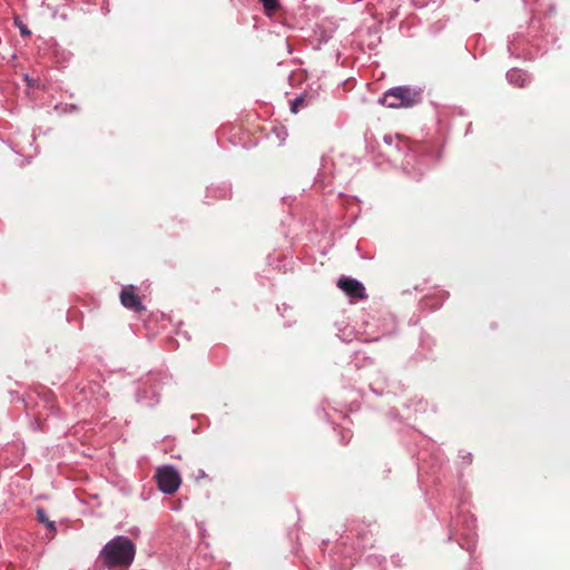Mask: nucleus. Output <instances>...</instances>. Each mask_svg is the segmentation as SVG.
<instances>
[{
    "mask_svg": "<svg viewBox=\"0 0 570 570\" xmlns=\"http://www.w3.org/2000/svg\"><path fill=\"white\" fill-rule=\"evenodd\" d=\"M135 556V543L127 537L117 535L104 546L99 559L108 569H125L132 563Z\"/></svg>",
    "mask_w": 570,
    "mask_h": 570,
    "instance_id": "f257e3e1",
    "label": "nucleus"
},
{
    "mask_svg": "<svg viewBox=\"0 0 570 570\" xmlns=\"http://www.w3.org/2000/svg\"><path fill=\"white\" fill-rule=\"evenodd\" d=\"M422 100V91L411 87H395L386 91L381 99L382 105L389 108H410Z\"/></svg>",
    "mask_w": 570,
    "mask_h": 570,
    "instance_id": "f03ea898",
    "label": "nucleus"
},
{
    "mask_svg": "<svg viewBox=\"0 0 570 570\" xmlns=\"http://www.w3.org/2000/svg\"><path fill=\"white\" fill-rule=\"evenodd\" d=\"M156 479L160 491L167 494L175 493L181 483L179 473L169 465L159 468L156 473Z\"/></svg>",
    "mask_w": 570,
    "mask_h": 570,
    "instance_id": "7ed1b4c3",
    "label": "nucleus"
},
{
    "mask_svg": "<svg viewBox=\"0 0 570 570\" xmlns=\"http://www.w3.org/2000/svg\"><path fill=\"white\" fill-rule=\"evenodd\" d=\"M337 287L343 291L351 299H365L367 294L364 285L357 279L342 276L337 281Z\"/></svg>",
    "mask_w": 570,
    "mask_h": 570,
    "instance_id": "20e7f679",
    "label": "nucleus"
},
{
    "mask_svg": "<svg viewBox=\"0 0 570 570\" xmlns=\"http://www.w3.org/2000/svg\"><path fill=\"white\" fill-rule=\"evenodd\" d=\"M121 304L134 312L140 313L145 311V306L141 303L140 297L136 294L132 285L126 286L120 292Z\"/></svg>",
    "mask_w": 570,
    "mask_h": 570,
    "instance_id": "39448f33",
    "label": "nucleus"
},
{
    "mask_svg": "<svg viewBox=\"0 0 570 570\" xmlns=\"http://www.w3.org/2000/svg\"><path fill=\"white\" fill-rule=\"evenodd\" d=\"M509 81L518 87H523L527 83L525 75L518 69H512L507 73Z\"/></svg>",
    "mask_w": 570,
    "mask_h": 570,
    "instance_id": "423d86ee",
    "label": "nucleus"
},
{
    "mask_svg": "<svg viewBox=\"0 0 570 570\" xmlns=\"http://www.w3.org/2000/svg\"><path fill=\"white\" fill-rule=\"evenodd\" d=\"M38 521L43 523L50 531L56 532L55 522L50 521L42 508L37 509Z\"/></svg>",
    "mask_w": 570,
    "mask_h": 570,
    "instance_id": "0eeeda50",
    "label": "nucleus"
},
{
    "mask_svg": "<svg viewBox=\"0 0 570 570\" xmlns=\"http://www.w3.org/2000/svg\"><path fill=\"white\" fill-rule=\"evenodd\" d=\"M263 3L264 10L267 14H272L278 9V0H259Z\"/></svg>",
    "mask_w": 570,
    "mask_h": 570,
    "instance_id": "6e6552de",
    "label": "nucleus"
},
{
    "mask_svg": "<svg viewBox=\"0 0 570 570\" xmlns=\"http://www.w3.org/2000/svg\"><path fill=\"white\" fill-rule=\"evenodd\" d=\"M16 26L19 27L22 36H29L31 32L27 29L24 24H22L18 19L14 20Z\"/></svg>",
    "mask_w": 570,
    "mask_h": 570,
    "instance_id": "1a4fd4ad",
    "label": "nucleus"
},
{
    "mask_svg": "<svg viewBox=\"0 0 570 570\" xmlns=\"http://www.w3.org/2000/svg\"><path fill=\"white\" fill-rule=\"evenodd\" d=\"M304 104V99L298 97L296 98L293 104H292V111L293 112H297L298 110V107L302 106Z\"/></svg>",
    "mask_w": 570,
    "mask_h": 570,
    "instance_id": "9d476101",
    "label": "nucleus"
}]
</instances>
